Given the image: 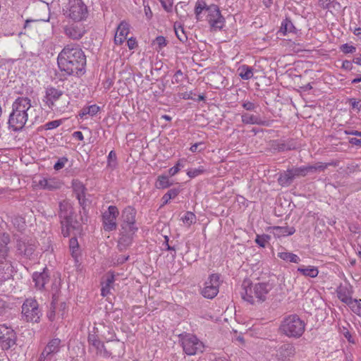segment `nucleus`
<instances>
[{
	"instance_id": "f257e3e1",
	"label": "nucleus",
	"mask_w": 361,
	"mask_h": 361,
	"mask_svg": "<svg viewBox=\"0 0 361 361\" xmlns=\"http://www.w3.org/2000/svg\"><path fill=\"white\" fill-rule=\"evenodd\" d=\"M57 63L63 76L79 77L85 72L86 56L79 45L68 44L58 55Z\"/></svg>"
},
{
	"instance_id": "f03ea898",
	"label": "nucleus",
	"mask_w": 361,
	"mask_h": 361,
	"mask_svg": "<svg viewBox=\"0 0 361 361\" xmlns=\"http://www.w3.org/2000/svg\"><path fill=\"white\" fill-rule=\"evenodd\" d=\"M32 110L30 99L26 97H18L12 104L8 122L9 128L13 131L22 130L28 121Z\"/></svg>"
},
{
	"instance_id": "7ed1b4c3",
	"label": "nucleus",
	"mask_w": 361,
	"mask_h": 361,
	"mask_svg": "<svg viewBox=\"0 0 361 361\" xmlns=\"http://www.w3.org/2000/svg\"><path fill=\"white\" fill-rule=\"evenodd\" d=\"M43 102L51 111L65 112L70 104V97L63 90L49 85L45 89Z\"/></svg>"
},
{
	"instance_id": "20e7f679",
	"label": "nucleus",
	"mask_w": 361,
	"mask_h": 361,
	"mask_svg": "<svg viewBox=\"0 0 361 361\" xmlns=\"http://www.w3.org/2000/svg\"><path fill=\"white\" fill-rule=\"evenodd\" d=\"M241 293L244 300L250 304L262 303L267 299V295L272 289V285L269 283H250L249 281H243Z\"/></svg>"
},
{
	"instance_id": "39448f33",
	"label": "nucleus",
	"mask_w": 361,
	"mask_h": 361,
	"mask_svg": "<svg viewBox=\"0 0 361 361\" xmlns=\"http://www.w3.org/2000/svg\"><path fill=\"white\" fill-rule=\"evenodd\" d=\"M74 209L68 200H63L59 204V217L60 220L61 233L64 237L70 235L71 231L75 228L74 224L77 221L74 219Z\"/></svg>"
},
{
	"instance_id": "423d86ee",
	"label": "nucleus",
	"mask_w": 361,
	"mask_h": 361,
	"mask_svg": "<svg viewBox=\"0 0 361 361\" xmlns=\"http://www.w3.org/2000/svg\"><path fill=\"white\" fill-rule=\"evenodd\" d=\"M305 324L297 314L286 317L281 322L279 331L288 338H298L305 332Z\"/></svg>"
},
{
	"instance_id": "0eeeda50",
	"label": "nucleus",
	"mask_w": 361,
	"mask_h": 361,
	"mask_svg": "<svg viewBox=\"0 0 361 361\" xmlns=\"http://www.w3.org/2000/svg\"><path fill=\"white\" fill-rule=\"evenodd\" d=\"M65 8L64 15L74 22H80L87 18V7L82 0H68Z\"/></svg>"
},
{
	"instance_id": "6e6552de",
	"label": "nucleus",
	"mask_w": 361,
	"mask_h": 361,
	"mask_svg": "<svg viewBox=\"0 0 361 361\" xmlns=\"http://www.w3.org/2000/svg\"><path fill=\"white\" fill-rule=\"evenodd\" d=\"M42 316L37 301L32 298H27L22 305V318L27 322L39 323Z\"/></svg>"
},
{
	"instance_id": "1a4fd4ad",
	"label": "nucleus",
	"mask_w": 361,
	"mask_h": 361,
	"mask_svg": "<svg viewBox=\"0 0 361 361\" xmlns=\"http://www.w3.org/2000/svg\"><path fill=\"white\" fill-rule=\"evenodd\" d=\"M180 341L183 351L188 355H194L204 350V343L193 334L180 335Z\"/></svg>"
},
{
	"instance_id": "9d476101",
	"label": "nucleus",
	"mask_w": 361,
	"mask_h": 361,
	"mask_svg": "<svg viewBox=\"0 0 361 361\" xmlns=\"http://www.w3.org/2000/svg\"><path fill=\"white\" fill-rule=\"evenodd\" d=\"M207 20L212 28L221 29L225 24V18L222 16L218 6L211 4L207 8Z\"/></svg>"
},
{
	"instance_id": "9b49d317",
	"label": "nucleus",
	"mask_w": 361,
	"mask_h": 361,
	"mask_svg": "<svg viewBox=\"0 0 361 361\" xmlns=\"http://www.w3.org/2000/svg\"><path fill=\"white\" fill-rule=\"evenodd\" d=\"M220 285V276L218 274H212L209 276L208 280L204 283V287L202 288L201 293L203 297L212 299L219 293Z\"/></svg>"
},
{
	"instance_id": "f8f14e48",
	"label": "nucleus",
	"mask_w": 361,
	"mask_h": 361,
	"mask_svg": "<svg viewBox=\"0 0 361 361\" xmlns=\"http://www.w3.org/2000/svg\"><path fill=\"white\" fill-rule=\"evenodd\" d=\"M119 211L116 206L111 205L102 214V224L106 231H112L116 229V219Z\"/></svg>"
},
{
	"instance_id": "ddd939ff",
	"label": "nucleus",
	"mask_w": 361,
	"mask_h": 361,
	"mask_svg": "<svg viewBox=\"0 0 361 361\" xmlns=\"http://www.w3.org/2000/svg\"><path fill=\"white\" fill-rule=\"evenodd\" d=\"M16 334L13 329L6 325H0V346L8 350L16 344Z\"/></svg>"
},
{
	"instance_id": "4468645a",
	"label": "nucleus",
	"mask_w": 361,
	"mask_h": 361,
	"mask_svg": "<svg viewBox=\"0 0 361 361\" xmlns=\"http://www.w3.org/2000/svg\"><path fill=\"white\" fill-rule=\"evenodd\" d=\"M137 231V228L121 227L118 241V247L120 251L126 249L132 243L133 236Z\"/></svg>"
},
{
	"instance_id": "2eb2a0df",
	"label": "nucleus",
	"mask_w": 361,
	"mask_h": 361,
	"mask_svg": "<svg viewBox=\"0 0 361 361\" xmlns=\"http://www.w3.org/2000/svg\"><path fill=\"white\" fill-rule=\"evenodd\" d=\"M64 32L69 38L78 40L82 37L86 32L82 24H71L64 27Z\"/></svg>"
},
{
	"instance_id": "dca6fc26",
	"label": "nucleus",
	"mask_w": 361,
	"mask_h": 361,
	"mask_svg": "<svg viewBox=\"0 0 361 361\" xmlns=\"http://www.w3.org/2000/svg\"><path fill=\"white\" fill-rule=\"evenodd\" d=\"M72 188L80 205L85 209L86 206L85 191L87 190L85 185L78 180H73Z\"/></svg>"
},
{
	"instance_id": "f3484780",
	"label": "nucleus",
	"mask_w": 361,
	"mask_h": 361,
	"mask_svg": "<svg viewBox=\"0 0 361 361\" xmlns=\"http://www.w3.org/2000/svg\"><path fill=\"white\" fill-rule=\"evenodd\" d=\"M136 211L131 207H128L122 212L123 223L121 227L137 228L135 223Z\"/></svg>"
},
{
	"instance_id": "a211bd4d",
	"label": "nucleus",
	"mask_w": 361,
	"mask_h": 361,
	"mask_svg": "<svg viewBox=\"0 0 361 361\" xmlns=\"http://www.w3.org/2000/svg\"><path fill=\"white\" fill-rule=\"evenodd\" d=\"M130 32V25L126 21H121L117 27L114 37V43L118 45L122 44L126 39Z\"/></svg>"
},
{
	"instance_id": "6ab92c4d",
	"label": "nucleus",
	"mask_w": 361,
	"mask_h": 361,
	"mask_svg": "<svg viewBox=\"0 0 361 361\" xmlns=\"http://www.w3.org/2000/svg\"><path fill=\"white\" fill-rule=\"evenodd\" d=\"M277 352L280 358L283 360H286L293 357L296 350L293 343H286L279 348Z\"/></svg>"
},
{
	"instance_id": "aec40b11",
	"label": "nucleus",
	"mask_w": 361,
	"mask_h": 361,
	"mask_svg": "<svg viewBox=\"0 0 361 361\" xmlns=\"http://www.w3.org/2000/svg\"><path fill=\"white\" fill-rule=\"evenodd\" d=\"M242 122L245 124L259 125L263 126H269V121L262 120L259 116L250 114L247 113L243 114L241 116Z\"/></svg>"
},
{
	"instance_id": "412c9836",
	"label": "nucleus",
	"mask_w": 361,
	"mask_h": 361,
	"mask_svg": "<svg viewBox=\"0 0 361 361\" xmlns=\"http://www.w3.org/2000/svg\"><path fill=\"white\" fill-rule=\"evenodd\" d=\"M13 267L9 259L0 262V281H6L12 276Z\"/></svg>"
},
{
	"instance_id": "4be33fe9",
	"label": "nucleus",
	"mask_w": 361,
	"mask_h": 361,
	"mask_svg": "<svg viewBox=\"0 0 361 361\" xmlns=\"http://www.w3.org/2000/svg\"><path fill=\"white\" fill-rule=\"evenodd\" d=\"M61 183L56 178H42L38 182V186L44 190H54L61 188Z\"/></svg>"
},
{
	"instance_id": "5701e85b",
	"label": "nucleus",
	"mask_w": 361,
	"mask_h": 361,
	"mask_svg": "<svg viewBox=\"0 0 361 361\" xmlns=\"http://www.w3.org/2000/svg\"><path fill=\"white\" fill-rule=\"evenodd\" d=\"M32 279L35 282V286L39 290L44 288L46 283L49 281L48 273L44 270L42 272H35L32 274Z\"/></svg>"
},
{
	"instance_id": "b1692460",
	"label": "nucleus",
	"mask_w": 361,
	"mask_h": 361,
	"mask_svg": "<svg viewBox=\"0 0 361 361\" xmlns=\"http://www.w3.org/2000/svg\"><path fill=\"white\" fill-rule=\"evenodd\" d=\"M17 247L19 252L27 258H30L35 250L34 244L24 240L18 241Z\"/></svg>"
},
{
	"instance_id": "393cba45",
	"label": "nucleus",
	"mask_w": 361,
	"mask_h": 361,
	"mask_svg": "<svg viewBox=\"0 0 361 361\" xmlns=\"http://www.w3.org/2000/svg\"><path fill=\"white\" fill-rule=\"evenodd\" d=\"M88 343L94 347L97 353H101L102 351L107 355L110 353L105 349L104 343L98 338V336L95 334H90L87 338Z\"/></svg>"
},
{
	"instance_id": "a878e982",
	"label": "nucleus",
	"mask_w": 361,
	"mask_h": 361,
	"mask_svg": "<svg viewBox=\"0 0 361 361\" xmlns=\"http://www.w3.org/2000/svg\"><path fill=\"white\" fill-rule=\"evenodd\" d=\"M61 343V341L59 338L51 339L46 345L42 353L48 357L58 353L60 349Z\"/></svg>"
},
{
	"instance_id": "bb28decb",
	"label": "nucleus",
	"mask_w": 361,
	"mask_h": 361,
	"mask_svg": "<svg viewBox=\"0 0 361 361\" xmlns=\"http://www.w3.org/2000/svg\"><path fill=\"white\" fill-rule=\"evenodd\" d=\"M295 176L293 175L292 169H288L281 173L278 178V182L280 185L283 187L289 186L295 179Z\"/></svg>"
},
{
	"instance_id": "cd10ccee",
	"label": "nucleus",
	"mask_w": 361,
	"mask_h": 361,
	"mask_svg": "<svg viewBox=\"0 0 361 361\" xmlns=\"http://www.w3.org/2000/svg\"><path fill=\"white\" fill-rule=\"evenodd\" d=\"M338 165V161H332L328 163L323 162H317L314 165H307V169L309 173H315L317 171H324L329 166H336Z\"/></svg>"
},
{
	"instance_id": "c85d7f7f",
	"label": "nucleus",
	"mask_w": 361,
	"mask_h": 361,
	"mask_svg": "<svg viewBox=\"0 0 361 361\" xmlns=\"http://www.w3.org/2000/svg\"><path fill=\"white\" fill-rule=\"evenodd\" d=\"M9 240L8 235H3L0 236V262H4V259H8V248L7 245Z\"/></svg>"
},
{
	"instance_id": "c756f323",
	"label": "nucleus",
	"mask_w": 361,
	"mask_h": 361,
	"mask_svg": "<svg viewBox=\"0 0 361 361\" xmlns=\"http://www.w3.org/2000/svg\"><path fill=\"white\" fill-rule=\"evenodd\" d=\"M274 234L280 238L282 236H288L293 235L295 232V229L293 226H274L273 227Z\"/></svg>"
},
{
	"instance_id": "7c9ffc66",
	"label": "nucleus",
	"mask_w": 361,
	"mask_h": 361,
	"mask_svg": "<svg viewBox=\"0 0 361 361\" xmlns=\"http://www.w3.org/2000/svg\"><path fill=\"white\" fill-rule=\"evenodd\" d=\"M253 68L247 65H242L238 69V75L243 80H250L253 77Z\"/></svg>"
},
{
	"instance_id": "2f4dec72",
	"label": "nucleus",
	"mask_w": 361,
	"mask_h": 361,
	"mask_svg": "<svg viewBox=\"0 0 361 361\" xmlns=\"http://www.w3.org/2000/svg\"><path fill=\"white\" fill-rule=\"evenodd\" d=\"M298 271L305 276H309L311 278L317 277L319 274V270L317 267L310 266L307 267L302 266L298 268Z\"/></svg>"
},
{
	"instance_id": "473e14b6",
	"label": "nucleus",
	"mask_w": 361,
	"mask_h": 361,
	"mask_svg": "<svg viewBox=\"0 0 361 361\" xmlns=\"http://www.w3.org/2000/svg\"><path fill=\"white\" fill-rule=\"evenodd\" d=\"M278 257L281 258V259L293 262V263H299L300 262V257L293 253L288 252H281L278 253Z\"/></svg>"
},
{
	"instance_id": "72a5a7b5",
	"label": "nucleus",
	"mask_w": 361,
	"mask_h": 361,
	"mask_svg": "<svg viewBox=\"0 0 361 361\" xmlns=\"http://www.w3.org/2000/svg\"><path fill=\"white\" fill-rule=\"evenodd\" d=\"M69 248L71 252V255L73 256V258L75 259V260H77L80 255V250L79 244L75 237L71 238L69 240Z\"/></svg>"
},
{
	"instance_id": "f704fd0d",
	"label": "nucleus",
	"mask_w": 361,
	"mask_h": 361,
	"mask_svg": "<svg viewBox=\"0 0 361 361\" xmlns=\"http://www.w3.org/2000/svg\"><path fill=\"white\" fill-rule=\"evenodd\" d=\"M172 183L170 182L167 176H159L157 180L155 186L158 189H164L170 187Z\"/></svg>"
},
{
	"instance_id": "c9c22d12",
	"label": "nucleus",
	"mask_w": 361,
	"mask_h": 361,
	"mask_svg": "<svg viewBox=\"0 0 361 361\" xmlns=\"http://www.w3.org/2000/svg\"><path fill=\"white\" fill-rule=\"evenodd\" d=\"M294 30L295 27L290 19L286 18L282 21L280 28L281 32L286 35L287 32H294Z\"/></svg>"
},
{
	"instance_id": "e433bc0d",
	"label": "nucleus",
	"mask_w": 361,
	"mask_h": 361,
	"mask_svg": "<svg viewBox=\"0 0 361 361\" xmlns=\"http://www.w3.org/2000/svg\"><path fill=\"white\" fill-rule=\"evenodd\" d=\"M180 193V190L178 188L170 189L161 198L162 206L168 204L171 199L175 198Z\"/></svg>"
},
{
	"instance_id": "4c0bfd02",
	"label": "nucleus",
	"mask_w": 361,
	"mask_h": 361,
	"mask_svg": "<svg viewBox=\"0 0 361 361\" xmlns=\"http://www.w3.org/2000/svg\"><path fill=\"white\" fill-rule=\"evenodd\" d=\"M209 6H207L206 3L203 0H198L196 2L195 8V13L196 16V18L197 20L201 19V13L203 11H205L207 12V8H208Z\"/></svg>"
},
{
	"instance_id": "58836bf2",
	"label": "nucleus",
	"mask_w": 361,
	"mask_h": 361,
	"mask_svg": "<svg viewBox=\"0 0 361 361\" xmlns=\"http://www.w3.org/2000/svg\"><path fill=\"white\" fill-rule=\"evenodd\" d=\"M56 304H57V299H56V295H54L52 297V301H51V303L50 305L49 310L47 313V317L50 321H54L55 319L56 312L57 310Z\"/></svg>"
},
{
	"instance_id": "ea45409f",
	"label": "nucleus",
	"mask_w": 361,
	"mask_h": 361,
	"mask_svg": "<svg viewBox=\"0 0 361 361\" xmlns=\"http://www.w3.org/2000/svg\"><path fill=\"white\" fill-rule=\"evenodd\" d=\"M295 176V178L304 177L309 173L307 166H302L300 167H295L291 169Z\"/></svg>"
},
{
	"instance_id": "a19ab883",
	"label": "nucleus",
	"mask_w": 361,
	"mask_h": 361,
	"mask_svg": "<svg viewBox=\"0 0 361 361\" xmlns=\"http://www.w3.org/2000/svg\"><path fill=\"white\" fill-rule=\"evenodd\" d=\"M152 44L156 46V49L157 51H160L162 49L163 47L166 46L167 41L164 37L158 36L153 41Z\"/></svg>"
},
{
	"instance_id": "79ce46f5",
	"label": "nucleus",
	"mask_w": 361,
	"mask_h": 361,
	"mask_svg": "<svg viewBox=\"0 0 361 361\" xmlns=\"http://www.w3.org/2000/svg\"><path fill=\"white\" fill-rule=\"evenodd\" d=\"M348 306L355 314L361 316V304L357 300L353 299Z\"/></svg>"
},
{
	"instance_id": "37998d69",
	"label": "nucleus",
	"mask_w": 361,
	"mask_h": 361,
	"mask_svg": "<svg viewBox=\"0 0 361 361\" xmlns=\"http://www.w3.org/2000/svg\"><path fill=\"white\" fill-rule=\"evenodd\" d=\"M116 154L114 151H111L107 157V166L114 169L116 167Z\"/></svg>"
},
{
	"instance_id": "c03bdc74",
	"label": "nucleus",
	"mask_w": 361,
	"mask_h": 361,
	"mask_svg": "<svg viewBox=\"0 0 361 361\" xmlns=\"http://www.w3.org/2000/svg\"><path fill=\"white\" fill-rule=\"evenodd\" d=\"M174 30L176 37L180 42H184L185 41L187 40L188 37L185 35L184 29L181 25H178V27H176V25H175Z\"/></svg>"
},
{
	"instance_id": "a18cd8bd",
	"label": "nucleus",
	"mask_w": 361,
	"mask_h": 361,
	"mask_svg": "<svg viewBox=\"0 0 361 361\" xmlns=\"http://www.w3.org/2000/svg\"><path fill=\"white\" fill-rule=\"evenodd\" d=\"M270 239V236L267 234H264L262 235H257L255 238V243L259 245L262 247H264L266 246V244L268 243V241Z\"/></svg>"
},
{
	"instance_id": "49530a36",
	"label": "nucleus",
	"mask_w": 361,
	"mask_h": 361,
	"mask_svg": "<svg viewBox=\"0 0 361 361\" xmlns=\"http://www.w3.org/2000/svg\"><path fill=\"white\" fill-rule=\"evenodd\" d=\"M183 223L187 224L188 226L194 224L196 221L195 215L191 212H187L185 216L182 218Z\"/></svg>"
},
{
	"instance_id": "de8ad7c7",
	"label": "nucleus",
	"mask_w": 361,
	"mask_h": 361,
	"mask_svg": "<svg viewBox=\"0 0 361 361\" xmlns=\"http://www.w3.org/2000/svg\"><path fill=\"white\" fill-rule=\"evenodd\" d=\"M103 329L106 330V334L105 332L103 333L102 336L107 341H110L114 340L116 336L115 334L112 331V328L110 326H106L103 325Z\"/></svg>"
},
{
	"instance_id": "09e8293b",
	"label": "nucleus",
	"mask_w": 361,
	"mask_h": 361,
	"mask_svg": "<svg viewBox=\"0 0 361 361\" xmlns=\"http://www.w3.org/2000/svg\"><path fill=\"white\" fill-rule=\"evenodd\" d=\"M56 307H57V310H58L57 314H58L59 317H61V319H63L66 314V311L67 309V305H66V302H61L60 303L57 302Z\"/></svg>"
},
{
	"instance_id": "8fccbe9b",
	"label": "nucleus",
	"mask_w": 361,
	"mask_h": 361,
	"mask_svg": "<svg viewBox=\"0 0 361 361\" xmlns=\"http://www.w3.org/2000/svg\"><path fill=\"white\" fill-rule=\"evenodd\" d=\"M68 159L65 157L59 158L58 161L55 163L54 169L56 171L63 169L65 166V164L68 162Z\"/></svg>"
},
{
	"instance_id": "3c124183",
	"label": "nucleus",
	"mask_w": 361,
	"mask_h": 361,
	"mask_svg": "<svg viewBox=\"0 0 361 361\" xmlns=\"http://www.w3.org/2000/svg\"><path fill=\"white\" fill-rule=\"evenodd\" d=\"M204 171V169L203 167H200L198 169H192L188 170L187 174L190 178H195L198 175L202 173Z\"/></svg>"
},
{
	"instance_id": "603ef678",
	"label": "nucleus",
	"mask_w": 361,
	"mask_h": 361,
	"mask_svg": "<svg viewBox=\"0 0 361 361\" xmlns=\"http://www.w3.org/2000/svg\"><path fill=\"white\" fill-rule=\"evenodd\" d=\"M61 124V120L49 121L44 125L45 129L51 130L59 127Z\"/></svg>"
},
{
	"instance_id": "864d4df0",
	"label": "nucleus",
	"mask_w": 361,
	"mask_h": 361,
	"mask_svg": "<svg viewBox=\"0 0 361 361\" xmlns=\"http://www.w3.org/2000/svg\"><path fill=\"white\" fill-rule=\"evenodd\" d=\"M341 50L344 54H352L355 51L356 48L352 45H349L348 44H344L341 47Z\"/></svg>"
},
{
	"instance_id": "5fc2aeb1",
	"label": "nucleus",
	"mask_w": 361,
	"mask_h": 361,
	"mask_svg": "<svg viewBox=\"0 0 361 361\" xmlns=\"http://www.w3.org/2000/svg\"><path fill=\"white\" fill-rule=\"evenodd\" d=\"M349 103L353 109H355L357 111V112L360 111L361 110V101H357L354 98H351L349 99Z\"/></svg>"
},
{
	"instance_id": "6e6d98bb",
	"label": "nucleus",
	"mask_w": 361,
	"mask_h": 361,
	"mask_svg": "<svg viewBox=\"0 0 361 361\" xmlns=\"http://www.w3.org/2000/svg\"><path fill=\"white\" fill-rule=\"evenodd\" d=\"M99 107L93 104L87 107V113L90 116H94L99 111Z\"/></svg>"
},
{
	"instance_id": "4d7b16f0",
	"label": "nucleus",
	"mask_w": 361,
	"mask_h": 361,
	"mask_svg": "<svg viewBox=\"0 0 361 361\" xmlns=\"http://www.w3.org/2000/svg\"><path fill=\"white\" fill-rule=\"evenodd\" d=\"M242 106L247 111H253L257 108V105L250 101H244Z\"/></svg>"
},
{
	"instance_id": "13d9d810",
	"label": "nucleus",
	"mask_w": 361,
	"mask_h": 361,
	"mask_svg": "<svg viewBox=\"0 0 361 361\" xmlns=\"http://www.w3.org/2000/svg\"><path fill=\"white\" fill-rule=\"evenodd\" d=\"M338 298L344 303H345L347 305H348L351 301L353 300L352 297L347 295L345 294H343L341 293H338Z\"/></svg>"
},
{
	"instance_id": "bf43d9fd",
	"label": "nucleus",
	"mask_w": 361,
	"mask_h": 361,
	"mask_svg": "<svg viewBox=\"0 0 361 361\" xmlns=\"http://www.w3.org/2000/svg\"><path fill=\"white\" fill-rule=\"evenodd\" d=\"M163 8L166 11H169L171 10L172 8V0H159Z\"/></svg>"
},
{
	"instance_id": "052dcab7",
	"label": "nucleus",
	"mask_w": 361,
	"mask_h": 361,
	"mask_svg": "<svg viewBox=\"0 0 361 361\" xmlns=\"http://www.w3.org/2000/svg\"><path fill=\"white\" fill-rule=\"evenodd\" d=\"M182 166L180 163V162H178L176 164V166L171 167L169 170V174L170 176H175L179 171H180V167Z\"/></svg>"
},
{
	"instance_id": "680f3d73",
	"label": "nucleus",
	"mask_w": 361,
	"mask_h": 361,
	"mask_svg": "<svg viewBox=\"0 0 361 361\" xmlns=\"http://www.w3.org/2000/svg\"><path fill=\"white\" fill-rule=\"evenodd\" d=\"M127 45L129 49H134L137 46L136 39L134 37L129 38L127 41Z\"/></svg>"
},
{
	"instance_id": "e2e57ef3",
	"label": "nucleus",
	"mask_w": 361,
	"mask_h": 361,
	"mask_svg": "<svg viewBox=\"0 0 361 361\" xmlns=\"http://www.w3.org/2000/svg\"><path fill=\"white\" fill-rule=\"evenodd\" d=\"M182 76H183L182 71L181 70L176 71L173 75V80L172 81V82L173 83H179L181 81L180 78Z\"/></svg>"
},
{
	"instance_id": "0e129e2a",
	"label": "nucleus",
	"mask_w": 361,
	"mask_h": 361,
	"mask_svg": "<svg viewBox=\"0 0 361 361\" xmlns=\"http://www.w3.org/2000/svg\"><path fill=\"white\" fill-rule=\"evenodd\" d=\"M110 289L111 286H107L106 285H104L102 286L101 289V294L102 296H106L110 293Z\"/></svg>"
},
{
	"instance_id": "69168bd1",
	"label": "nucleus",
	"mask_w": 361,
	"mask_h": 361,
	"mask_svg": "<svg viewBox=\"0 0 361 361\" xmlns=\"http://www.w3.org/2000/svg\"><path fill=\"white\" fill-rule=\"evenodd\" d=\"M114 275L113 274L108 275L106 282H105V285H106L107 286L111 287V285L114 283Z\"/></svg>"
},
{
	"instance_id": "338daca9",
	"label": "nucleus",
	"mask_w": 361,
	"mask_h": 361,
	"mask_svg": "<svg viewBox=\"0 0 361 361\" xmlns=\"http://www.w3.org/2000/svg\"><path fill=\"white\" fill-rule=\"evenodd\" d=\"M145 13L147 19H151L152 17V12L149 5L145 6L144 8Z\"/></svg>"
},
{
	"instance_id": "774afa93",
	"label": "nucleus",
	"mask_w": 361,
	"mask_h": 361,
	"mask_svg": "<svg viewBox=\"0 0 361 361\" xmlns=\"http://www.w3.org/2000/svg\"><path fill=\"white\" fill-rule=\"evenodd\" d=\"M349 143L355 146L361 147V139H357L355 137L350 138Z\"/></svg>"
}]
</instances>
